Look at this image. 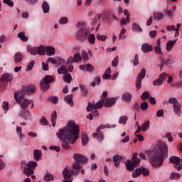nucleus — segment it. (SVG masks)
<instances>
[{
    "label": "nucleus",
    "instance_id": "f257e3e1",
    "mask_svg": "<svg viewBox=\"0 0 182 182\" xmlns=\"http://www.w3.org/2000/svg\"><path fill=\"white\" fill-rule=\"evenodd\" d=\"M79 132H80L79 125L71 121L68 122L66 127L58 130L56 136L62 141V147L64 150H69L70 144H74L79 139Z\"/></svg>",
    "mask_w": 182,
    "mask_h": 182
},
{
    "label": "nucleus",
    "instance_id": "f03ea898",
    "mask_svg": "<svg viewBox=\"0 0 182 182\" xmlns=\"http://www.w3.org/2000/svg\"><path fill=\"white\" fill-rule=\"evenodd\" d=\"M148 157L151 160L152 166L160 167L167 157H168V146L163 141H159L153 150L148 152Z\"/></svg>",
    "mask_w": 182,
    "mask_h": 182
},
{
    "label": "nucleus",
    "instance_id": "7ed1b4c3",
    "mask_svg": "<svg viewBox=\"0 0 182 182\" xmlns=\"http://www.w3.org/2000/svg\"><path fill=\"white\" fill-rule=\"evenodd\" d=\"M107 92L104 91L102 95H101V100L98 101L96 104L93 105L90 102L88 103L87 106V112H92L95 110L97 112V109H102L103 107V105L105 107H112V106H114L116 104V100L117 99L114 97L107 98Z\"/></svg>",
    "mask_w": 182,
    "mask_h": 182
},
{
    "label": "nucleus",
    "instance_id": "20e7f679",
    "mask_svg": "<svg viewBox=\"0 0 182 182\" xmlns=\"http://www.w3.org/2000/svg\"><path fill=\"white\" fill-rule=\"evenodd\" d=\"M76 28H77V31L75 34L76 39L80 41V42H85L90 33V29L87 28L86 23L83 21L77 22L76 24Z\"/></svg>",
    "mask_w": 182,
    "mask_h": 182
},
{
    "label": "nucleus",
    "instance_id": "39448f33",
    "mask_svg": "<svg viewBox=\"0 0 182 182\" xmlns=\"http://www.w3.org/2000/svg\"><path fill=\"white\" fill-rule=\"evenodd\" d=\"M14 99L16 102L20 105V107L23 110H25L29 105H31V109H33V101L25 98V91L21 90L14 92Z\"/></svg>",
    "mask_w": 182,
    "mask_h": 182
},
{
    "label": "nucleus",
    "instance_id": "423d86ee",
    "mask_svg": "<svg viewBox=\"0 0 182 182\" xmlns=\"http://www.w3.org/2000/svg\"><path fill=\"white\" fill-rule=\"evenodd\" d=\"M73 159L75 161L73 163V170H77L76 174H79L80 169L83 167L82 164L87 163V158L80 154H74Z\"/></svg>",
    "mask_w": 182,
    "mask_h": 182
},
{
    "label": "nucleus",
    "instance_id": "0eeeda50",
    "mask_svg": "<svg viewBox=\"0 0 182 182\" xmlns=\"http://www.w3.org/2000/svg\"><path fill=\"white\" fill-rule=\"evenodd\" d=\"M137 153H135L132 156V161L127 159L126 163V167L129 171H133L134 170V167H137L140 164V159L137 157Z\"/></svg>",
    "mask_w": 182,
    "mask_h": 182
},
{
    "label": "nucleus",
    "instance_id": "6e6552de",
    "mask_svg": "<svg viewBox=\"0 0 182 182\" xmlns=\"http://www.w3.org/2000/svg\"><path fill=\"white\" fill-rule=\"evenodd\" d=\"M168 103L173 105V110L176 116H181V104L178 102L177 98L176 97H171L168 100Z\"/></svg>",
    "mask_w": 182,
    "mask_h": 182
},
{
    "label": "nucleus",
    "instance_id": "1a4fd4ad",
    "mask_svg": "<svg viewBox=\"0 0 182 182\" xmlns=\"http://www.w3.org/2000/svg\"><path fill=\"white\" fill-rule=\"evenodd\" d=\"M26 167L23 169V173L27 176V177H29L30 176H32L33 174L35 168L38 166V163L35 161H31L30 162H28L26 164Z\"/></svg>",
    "mask_w": 182,
    "mask_h": 182
},
{
    "label": "nucleus",
    "instance_id": "9d476101",
    "mask_svg": "<svg viewBox=\"0 0 182 182\" xmlns=\"http://www.w3.org/2000/svg\"><path fill=\"white\" fill-rule=\"evenodd\" d=\"M27 52L33 56L35 55H45V46H40L39 47H28Z\"/></svg>",
    "mask_w": 182,
    "mask_h": 182
},
{
    "label": "nucleus",
    "instance_id": "9b49d317",
    "mask_svg": "<svg viewBox=\"0 0 182 182\" xmlns=\"http://www.w3.org/2000/svg\"><path fill=\"white\" fill-rule=\"evenodd\" d=\"M77 169H68V167H65L63 171V175L65 180H70L73 176H78L79 173H76Z\"/></svg>",
    "mask_w": 182,
    "mask_h": 182
},
{
    "label": "nucleus",
    "instance_id": "f8f14e48",
    "mask_svg": "<svg viewBox=\"0 0 182 182\" xmlns=\"http://www.w3.org/2000/svg\"><path fill=\"white\" fill-rule=\"evenodd\" d=\"M168 77V74L166 73H162L161 75H159V77L156 80H154L153 81V85L154 86H162L163 83L166 82V79Z\"/></svg>",
    "mask_w": 182,
    "mask_h": 182
},
{
    "label": "nucleus",
    "instance_id": "ddd939ff",
    "mask_svg": "<svg viewBox=\"0 0 182 182\" xmlns=\"http://www.w3.org/2000/svg\"><path fill=\"white\" fill-rule=\"evenodd\" d=\"M146 77V69H142L140 73L138 74L136 80V87L139 90L141 87V81Z\"/></svg>",
    "mask_w": 182,
    "mask_h": 182
},
{
    "label": "nucleus",
    "instance_id": "4468645a",
    "mask_svg": "<svg viewBox=\"0 0 182 182\" xmlns=\"http://www.w3.org/2000/svg\"><path fill=\"white\" fill-rule=\"evenodd\" d=\"M103 129H106V127L105 125L102 124L97 129V132H95L92 134V137H97V140L100 142L103 141L105 139V136H103V133L100 132V130H103Z\"/></svg>",
    "mask_w": 182,
    "mask_h": 182
},
{
    "label": "nucleus",
    "instance_id": "2eb2a0df",
    "mask_svg": "<svg viewBox=\"0 0 182 182\" xmlns=\"http://www.w3.org/2000/svg\"><path fill=\"white\" fill-rule=\"evenodd\" d=\"M82 60V56H80V53H76L74 54L73 58L69 57L67 60V65H69V63H73V62H75L77 63V62H80Z\"/></svg>",
    "mask_w": 182,
    "mask_h": 182
},
{
    "label": "nucleus",
    "instance_id": "dca6fc26",
    "mask_svg": "<svg viewBox=\"0 0 182 182\" xmlns=\"http://www.w3.org/2000/svg\"><path fill=\"white\" fill-rule=\"evenodd\" d=\"M141 51L144 53H149V52L153 51V46L149 44V43H144L141 46Z\"/></svg>",
    "mask_w": 182,
    "mask_h": 182
},
{
    "label": "nucleus",
    "instance_id": "f3484780",
    "mask_svg": "<svg viewBox=\"0 0 182 182\" xmlns=\"http://www.w3.org/2000/svg\"><path fill=\"white\" fill-rule=\"evenodd\" d=\"M30 114L31 113L26 109H22V110L18 112L19 117H21V119H24V120L28 119V117H29Z\"/></svg>",
    "mask_w": 182,
    "mask_h": 182
},
{
    "label": "nucleus",
    "instance_id": "a211bd4d",
    "mask_svg": "<svg viewBox=\"0 0 182 182\" xmlns=\"http://www.w3.org/2000/svg\"><path fill=\"white\" fill-rule=\"evenodd\" d=\"M176 43H177V39H175L173 41H168L166 43V47L167 52H171V50H173V47L174 46V45H176Z\"/></svg>",
    "mask_w": 182,
    "mask_h": 182
},
{
    "label": "nucleus",
    "instance_id": "6ab92c4d",
    "mask_svg": "<svg viewBox=\"0 0 182 182\" xmlns=\"http://www.w3.org/2000/svg\"><path fill=\"white\" fill-rule=\"evenodd\" d=\"M55 47H52V46H47L45 47V53H46V55L48 56H53V55H55Z\"/></svg>",
    "mask_w": 182,
    "mask_h": 182
},
{
    "label": "nucleus",
    "instance_id": "aec40b11",
    "mask_svg": "<svg viewBox=\"0 0 182 182\" xmlns=\"http://www.w3.org/2000/svg\"><path fill=\"white\" fill-rule=\"evenodd\" d=\"M23 60V54L21 52H17L14 55L15 63H21V61Z\"/></svg>",
    "mask_w": 182,
    "mask_h": 182
},
{
    "label": "nucleus",
    "instance_id": "412c9836",
    "mask_svg": "<svg viewBox=\"0 0 182 182\" xmlns=\"http://www.w3.org/2000/svg\"><path fill=\"white\" fill-rule=\"evenodd\" d=\"M14 79V75L10 73H4L3 74L1 80H4V82H12Z\"/></svg>",
    "mask_w": 182,
    "mask_h": 182
},
{
    "label": "nucleus",
    "instance_id": "4be33fe9",
    "mask_svg": "<svg viewBox=\"0 0 182 182\" xmlns=\"http://www.w3.org/2000/svg\"><path fill=\"white\" fill-rule=\"evenodd\" d=\"M33 156L36 161H39V160L42 157V151L39 149H35L33 151Z\"/></svg>",
    "mask_w": 182,
    "mask_h": 182
},
{
    "label": "nucleus",
    "instance_id": "5701e85b",
    "mask_svg": "<svg viewBox=\"0 0 182 182\" xmlns=\"http://www.w3.org/2000/svg\"><path fill=\"white\" fill-rule=\"evenodd\" d=\"M123 159V156L115 155L113 156V161L114 163L115 167H119L120 162Z\"/></svg>",
    "mask_w": 182,
    "mask_h": 182
},
{
    "label": "nucleus",
    "instance_id": "b1692460",
    "mask_svg": "<svg viewBox=\"0 0 182 182\" xmlns=\"http://www.w3.org/2000/svg\"><path fill=\"white\" fill-rule=\"evenodd\" d=\"M64 100L65 103H68L71 107H73V95H70L65 97Z\"/></svg>",
    "mask_w": 182,
    "mask_h": 182
},
{
    "label": "nucleus",
    "instance_id": "393cba45",
    "mask_svg": "<svg viewBox=\"0 0 182 182\" xmlns=\"http://www.w3.org/2000/svg\"><path fill=\"white\" fill-rule=\"evenodd\" d=\"M42 9H43V12L44 14H49V11L50 9V7L49 6V4H48V1H43V2Z\"/></svg>",
    "mask_w": 182,
    "mask_h": 182
},
{
    "label": "nucleus",
    "instance_id": "a878e982",
    "mask_svg": "<svg viewBox=\"0 0 182 182\" xmlns=\"http://www.w3.org/2000/svg\"><path fill=\"white\" fill-rule=\"evenodd\" d=\"M87 38V41L90 45H95L96 41V36L93 33H89Z\"/></svg>",
    "mask_w": 182,
    "mask_h": 182
},
{
    "label": "nucleus",
    "instance_id": "bb28decb",
    "mask_svg": "<svg viewBox=\"0 0 182 182\" xmlns=\"http://www.w3.org/2000/svg\"><path fill=\"white\" fill-rule=\"evenodd\" d=\"M40 87L43 92H45L48 90V89H49L50 86L49 85V84H48V82H46L43 80H42L40 82Z\"/></svg>",
    "mask_w": 182,
    "mask_h": 182
},
{
    "label": "nucleus",
    "instance_id": "cd10ccee",
    "mask_svg": "<svg viewBox=\"0 0 182 182\" xmlns=\"http://www.w3.org/2000/svg\"><path fill=\"white\" fill-rule=\"evenodd\" d=\"M180 157L173 156L169 158L170 163H172V164H180Z\"/></svg>",
    "mask_w": 182,
    "mask_h": 182
},
{
    "label": "nucleus",
    "instance_id": "c85d7f7f",
    "mask_svg": "<svg viewBox=\"0 0 182 182\" xmlns=\"http://www.w3.org/2000/svg\"><path fill=\"white\" fill-rule=\"evenodd\" d=\"M164 18V14L160 12H154V19L155 21H161Z\"/></svg>",
    "mask_w": 182,
    "mask_h": 182
},
{
    "label": "nucleus",
    "instance_id": "c756f323",
    "mask_svg": "<svg viewBox=\"0 0 182 182\" xmlns=\"http://www.w3.org/2000/svg\"><path fill=\"white\" fill-rule=\"evenodd\" d=\"M132 31H134V32H139V33L143 32V29H141V27H140V25H139L137 23H132Z\"/></svg>",
    "mask_w": 182,
    "mask_h": 182
},
{
    "label": "nucleus",
    "instance_id": "7c9ffc66",
    "mask_svg": "<svg viewBox=\"0 0 182 182\" xmlns=\"http://www.w3.org/2000/svg\"><path fill=\"white\" fill-rule=\"evenodd\" d=\"M57 72L58 75H66L68 73V68L65 65H62L58 69Z\"/></svg>",
    "mask_w": 182,
    "mask_h": 182
},
{
    "label": "nucleus",
    "instance_id": "2f4dec72",
    "mask_svg": "<svg viewBox=\"0 0 182 182\" xmlns=\"http://www.w3.org/2000/svg\"><path fill=\"white\" fill-rule=\"evenodd\" d=\"M18 38L22 41V42H28L29 38L25 36V32H21L18 33Z\"/></svg>",
    "mask_w": 182,
    "mask_h": 182
},
{
    "label": "nucleus",
    "instance_id": "473e14b6",
    "mask_svg": "<svg viewBox=\"0 0 182 182\" xmlns=\"http://www.w3.org/2000/svg\"><path fill=\"white\" fill-rule=\"evenodd\" d=\"M141 175V167L136 168L132 173V177L134 178H137V177H140Z\"/></svg>",
    "mask_w": 182,
    "mask_h": 182
},
{
    "label": "nucleus",
    "instance_id": "72a5a7b5",
    "mask_svg": "<svg viewBox=\"0 0 182 182\" xmlns=\"http://www.w3.org/2000/svg\"><path fill=\"white\" fill-rule=\"evenodd\" d=\"M63 80L65 83H70V82H72V75L67 73L66 74H64Z\"/></svg>",
    "mask_w": 182,
    "mask_h": 182
},
{
    "label": "nucleus",
    "instance_id": "f704fd0d",
    "mask_svg": "<svg viewBox=\"0 0 182 182\" xmlns=\"http://www.w3.org/2000/svg\"><path fill=\"white\" fill-rule=\"evenodd\" d=\"M181 178V175L176 172H172L169 176L171 180H178V178Z\"/></svg>",
    "mask_w": 182,
    "mask_h": 182
},
{
    "label": "nucleus",
    "instance_id": "c9c22d12",
    "mask_svg": "<svg viewBox=\"0 0 182 182\" xmlns=\"http://www.w3.org/2000/svg\"><path fill=\"white\" fill-rule=\"evenodd\" d=\"M56 119H57L56 111H54L51 114V122H52L53 127H55L56 126V122H55Z\"/></svg>",
    "mask_w": 182,
    "mask_h": 182
},
{
    "label": "nucleus",
    "instance_id": "e433bc0d",
    "mask_svg": "<svg viewBox=\"0 0 182 182\" xmlns=\"http://www.w3.org/2000/svg\"><path fill=\"white\" fill-rule=\"evenodd\" d=\"M96 110L93 109L92 111H90V112H95L93 113V114L92 113H90L88 115H87V119L92 120L93 119V116L94 117H97V116H99V112H97V109Z\"/></svg>",
    "mask_w": 182,
    "mask_h": 182
},
{
    "label": "nucleus",
    "instance_id": "4c0bfd02",
    "mask_svg": "<svg viewBox=\"0 0 182 182\" xmlns=\"http://www.w3.org/2000/svg\"><path fill=\"white\" fill-rule=\"evenodd\" d=\"M122 100H125V102H130V100H132V94L129 92H125L122 95Z\"/></svg>",
    "mask_w": 182,
    "mask_h": 182
},
{
    "label": "nucleus",
    "instance_id": "58836bf2",
    "mask_svg": "<svg viewBox=\"0 0 182 182\" xmlns=\"http://www.w3.org/2000/svg\"><path fill=\"white\" fill-rule=\"evenodd\" d=\"M128 119L129 118L127 117V116L123 115L119 117V124H126V123H127Z\"/></svg>",
    "mask_w": 182,
    "mask_h": 182
},
{
    "label": "nucleus",
    "instance_id": "ea45409f",
    "mask_svg": "<svg viewBox=\"0 0 182 182\" xmlns=\"http://www.w3.org/2000/svg\"><path fill=\"white\" fill-rule=\"evenodd\" d=\"M16 133L19 136L20 140L25 139V135H23V134H22V127H16Z\"/></svg>",
    "mask_w": 182,
    "mask_h": 182
},
{
    "label": "nucleus",
    "instance_id": "a19ab883",
    "mask_svg": "<svg viewBox=\"0 0 182 182\" xmlns=\"http://www.w3.org/2000/svg\"><path fill=\"white\" fill-rule=\"evenodd\" d=\"M54 79L53 77L50 75H46L45 77L43 78V81H44L46 83H52L53 82Z\"/></svg>",
    "mask_w": 182,
    "mask_h": 182
},
{
    "label": "nucleus",
    "instance_id": "79ce46f5",
    "mask_svg": "<svg viewBox=\"0 0 182 182\" xmlns=\"http://www.w3.org/2000/svg\"><path fill=\"white\" fill-rule=\"evenodd\" d=\"M88 142H89V136H87V134L86 133H84L82 138V145L86 146V144H87Z\"/></svg>",
    "mask_w": 182,
    "mask_h": 182
},
{
    "label": "nucleus",
    "instance_id": "37998d69",
    "mask_svg": "<svg viewBox=\"0 0 182 182\" xmlns=\"http://www.w3.org/2000/svg\"><path fill=\"white\" fill-rule=\"evenodd\" d=\"M149 127H150V121H146L142 124V132H147Z\"/></svg>",
    "mask_w": 182,
    "mask_h": 182
},
{
    "label": "nucleus",
    "instance_id": "c03bdc74",
    "mask_svg": "<svg viewBox=\"0 0 182 182\" xmlns=\"http://www.w3.org/2000/svg\"><path fill=\"white\" fill-rule=\"evenodd\" d=\"M120 25H129L130 23V18L126 17V18H123L119 21Z\"/></svg>",
    "mask_w": 182,
    "mask_h": 182
},
{
    "label": "nucleus",
    "instance_id": "a18cd8bd",
    "mask_svg": "<svg viewBox=\"0 0 182 182\" xmlns=\"http://www.w3.org/2000/svg\"><path fill=\"white\" fill-rule=\"evenodd\" d=\"M55 177H53V175L50 174V173H46L44 176V180L46 181H52V180H54Z\"/></svg>",
    "mask_w": 182,
    "mask_h": 182
},
{
    "label": "nucleus",
    "instance_id": "49530a36",
    "mask_svg": "<svg viewBox=\"0 0 182 182\" xmlns=\"http://www.w3.org/2000/svg\"><path fill=\"white\" fill-rule=\"evenodd\" d=\"M126 33V28H123L121 31L119 35V40L122 41V39H126V36H124V34Z\"/></svg>",
    "mask_w": 182,
    "mask_h": 182
},
{
    "label": "nucleus",
    "instance_id": "de8ad7c7",
    "mask_svg": "<svg viewBox=\"0 0 182 182\" xmlns=\"http://www.w3.org/2000/svg\"><path fill=\"white\" fill-rule=\"evenodd\" d=\"M80 88L81 89L82 96H87V93H89L87 88L82 85H80Z\"/></svg>",
    "mask_w": 182,
    "mask_h": 182
},
{
    "label": "nucleus",
    "instance_id": "09e8293b",
    "mask_svg": "<svg viewBox=\"0 0 182 182\" xmlns=\"http://www.w3.org/2000/svg\"><path fill=\"white\" fill-rule=\"evenodd\" d=\"M28 93H35L36 90V87L35 85H28L26 88Z\"/></svg>",
    "mask_w": 182,
    "mask_h": 182
},
{
    "label": "nucleus",
    "instance_id": "8fccbe9b",
    "mask_svg": "<svg viewBox=\"0 0 182 182\" xmlns=\"http://www.w3.org/2000/svg\"><path fill=\"white\" fill-rule=\"evenodd\" d=\"M97 39L98 41H101L102 42H105V41H106V39H107V36L98 33V34H97Z\"/></svg>",
    "mask_w": 182,
    "mask_h": 182
},
{
    "label": "nucleus",
    "instance_id": "3c124183",
    "mask_svg": "<svg viewBox=\"0 0 182 182\" xmlns=\"http://www.w3.org/2000/svg\"><path fill=\"white\" fill-rule=\"evenodd\" d=\"M149 97H150V92H149V91L144 92L141 96V100H146L149 99Z\"/></svg>",
    "mask_w": 182,
    "mask_h": 182
},
{
    "label": "nucleus",
    "instance_id": "603ef678",
    "mask_svg": "<svg viewBox=\"0 0 182 182\" xmlns=\"http://www.w3.org/2000/svg\"><path fill=\"white\" fill-rule=\"evenodd\" d=\"M154 49L156 55H159L160 56H163V51H161V47L154 46Z\"/></svg>",
    "mask_w": 182,
    "mask_h": 182
},
{
    "label": "nucleus",
    "instance_id": "864d4df0",
    "mask_svg": "<svg viewBox=\"0 0 182 182\" xmlns=\"http://www.w3.org/2000/svg\"><path fill=\"white\" fill-rule=\"evenodd\" d=\"M35 65V60H31L30 63L28 64L26 70L27 72H31V69H33V66Z\"/></svg>",
    "mask_w": 182,
    "mask_h": 182
},
{
    "label": "nucleus",
    "instance_id": "5fc2aeb1",
    "mask_svg": "<svg viewBox=\"0 0 182 182\" xmlns=\"http://www.w3.org/2000/svg\"><path fill=\"white\" fill-rule=\"evenodd\" d=\"M48 102H52L54 105H56L59 102V98L58 97H50L48 98Z\"/></svg>",
    "mask_w": 182,
    "mask_h": 182
},
{
    "label": "nucleus",
    "instance_id": "6e6d98bb",
    "mask_svg": "<svg viewBox=\"0 0 182 182\" xmlns=\"http://www.w3.org/2000/svg\"><path fill=\"white\" fill-rule=\"evenodd\" d=\"M40 124H41V126H48V119H46L45 117H42L40 119Z\"/></svg>",
    "mask_w": 182,
    "mask_h": 182
},
{
    "label": "nucleus",
    "instance_id": "4d7b16f0",
    "mask_svg": "<svg viewBox=\"0 0 182 182\" xmlns=\"http://www.w3.org/2000/svg\"><path fill=\"white\" fill-rule=\"evenodd\" d=\"M49 62H50V63H52L53 65H57L58 64V58H56V59H55L53 58H49L47 59L46 63H49Z\"/></svg>",
    "mask_w": 182,
    "mask_h": 182
},
{
    "label": "nucleus",
    "instance_id": "13d9d810",
    "mask_svg": "<svg viewBox=\"0 0 182 182\" xmlns=\"http://www.w3.org/2000/svg\"><path fill=\"white\" fill-rule=\"evenodd\" d=\"M143 174V176H149L150 171L149 169L141 167V174Z\"/></svg>",
    "mask_w": 182,
    "mask_h": 182
},
{
    "label": "nucleus",
    "instance_id": "bf43d9fd",
    "mask_svg": "<svg viewBox=\"0 0 182 182\" xmlns=\"http://www.w3.org/2000/svg\"><path fill=\"white\" fill-rule=\"evenodd\" d=\"M173 63H174V60L171 59H167L165 61V65L166 66H168V68H172Z\"/></svg>",
    "mask_w": 182,
    "mask_h": 182
},
{
    "label": "nucleus",
    "instance_id": "052dcab7",
    "mask_svg": "<svg viewBox=\"0 0 182 182\" xmlns=\"http://www.w3.org/2000/svg\"><path fill=\"white\" fill-rule=\"evenodd\" d=\"M140 108L141 110H147L149 108V102H144L141 104Z\"/></svg>",
    "mask_w": 182,
    "mask_h": 182
},
{
    "label": "nucleus",
    "instance_id": "680f3d73",
    "mask_svg": "<svg viewBox=\"0 0 182 182\" xmlns=\"http://www.w3.org/2000/svg\"><path fill=\"white\" fill-rule=\"evenodd\" d=\"M69 22V20L66 17H63L59 20V23L61 25H65Z\"/></svg>",
    "mask_w": 182,
    "mask_h": 182
},
{
    "label": "nucleus",
    "instance_id": "e2e57ef3",
    "mask_svg": "<svg viewBox=\"0 0 182 182\" xmlns=\"http://www.w3.org/2000/svg\"><path fill=\"white\" fill-rule=\"evenodd\" d=\"M2 107L4 110H6V112H8V110H9V102H4L2 104Z\"/></svg>",
    "mask_w": 182,
    "mask_h": 182
},
{
    "label": "nucleus",
    "instance_id": "0e129e2a",
    "mask_svg": "<svg viewBox=\"0 0 182 182\" xmlns=\"http://www.w3.org/2000/svg\"><path fill=\"white\" fill-rule=\"evenodd\" d=\"M119 63V56H116L112 63V65L114 67V68H116V66H117V64Z\"/></svg>",
    "mask_w": 182,
    "mask_h": 182
},
{
    "label": "nucleus",
    "instance_id": "69168bd1",
    "mask_svg": "<svg viewBox=\"0 0 182 182\" xmlns=\"http://www.w3.org/2000/svg\"><path fill=\"white\" fill-rule=\"evenodd\" d=\"M133 65H134V66H137V65H139V55H137V54H136L134 56Z\"/></svg>",
    "mask_w": 182,
    "mask_h": 182
},
{
    "label": "nucleus",
    "instance_id": "338daca9",
    "mask_svg": "<svg viewBox=\"0 0 182 182\" xmlns=\"http://www.w3.org/2000/svg\"><path fill=\"white\" fill-rule=\"evenodd\" d=\"M4 4H6V5H9V6H11L12 8L14 6V1L11 0H3Z\"/></svg>",
    "mask_w": 182,
    "mask_h": 182
},
{
    "label": "nucleus",
    "instance_id": "774afa93",
    "mask_svg": "<svg viewBox=\"0 0 182 182\" xmlns=\"http://www.w3.org/2000/svg\"><path fill=\"white\" fill-rule=\"evenodd\" d=\"M166 31H168V32H171V31H176V26L174 25L167 26Z\"/></svg>",
    "mask_w": 182,
    "mask_h": 182
}]
</instances>
